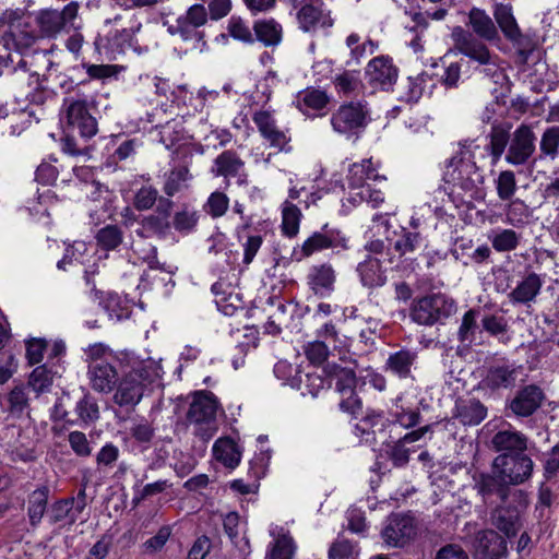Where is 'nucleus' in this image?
<instances>
[{"label": "nucleus", "instance_id": "obj_24", "mask_svg": "<svg viewBox=\"0 0 559 559\" xmlns=\"http://www.w3.org/2000/svg\"><path fill=\"white\" fill-rule=\"evenodd\" d=\"M75 406V420L73 426L86 429L95 425L100 418L97 399L86 389L80 388Z\"/></svg>", "mask_w": 559, "mask_h": 559}, {"label": "nucleus", "instance_id": "obj_52", "mask_svg": "<svg viewBox=\"0 0 559 559\" xmlns=\"http://www.w3.org/2000/svg\"><path fill=\"white\" fill-rule=\"evenodd\" d=\"M141 227V229L136 230V234L140 237L146 238L156 236L160 239H165L170 231L171 224L170 221L166 219L165 217L151 214L142 219Z\"/></svg>", "mask_w": 559, "mask_h": 559}, {"label": "nucleus", "instance_id": "obj_8", "mask_svg": "<svg viewBox=\"0 0 559 559\" xmlns=\"http://www.w3.org/2000/svg\"><path fill=\"white\" fill-rule=\"evenodd\" d=\"M133 353L122 350L110 353V358L98 362H90L88 374L92 388L98 392H111L120 377L133 362Z\"/></svg>", "mask_w": 559, "mask_h": 559}, {"label": "nucleus", "instance_id": "obj_9", "mask_svg": "<svg viewBox=\"0 0 559 559\" xmlns=\"http://www.w3.org/2000/svg\"><path fill=\"white\" fill-rule=\"evenodd\" d=\"M1 27H5L0 43L7 50H14L26 57L38 38L35 31L28 29V24L23 22V14L17 11L3 13L0 19Z\"/></svg>", "mask_w": 559, "mask_h": 559}, {"label": "nucleus", "instance_id": "obj_41", "mask_svg": "<svg viewBox=\"0 0 559 559\" xmlns=\"http://www.w3.org/2000/svg\"><path fill=\"white\" fill-rule=\"evenodd\" d=\"M468 24L474 33L483 39L493 40L498 38V29L485 10L473 8L468 13Z\"/></svg>", "mask_w": 559, "mask_h": 559}, {"label": "nucleus", "instance_id": "obj_28", "mask_svg": "<svg viewBox=\"0 0 559 559\" xmlns=\"http://www.w3.org/2000/svg\"><path fill=\"white\" fill-rule=\"evenodd\" d=\"M270 535L275 539L270 544L267 559H293L297 550V545L284 527L274 525L270 528Z\"/></svg>", "mask_w": 559, "mask_h": 559}, {"label": "nucleus", "instance_id": "obj_64", "mask_svg": "<svg viewBox=\"0 0 559 559\" xmlns=\"http://www.w3.org/2000/svg\"><path fill=\"white\" fill-rule=\"evenodd\" d=\"M497 194L500 200H510L516 192V179L512 170H502L495 180Z\"/></svg>", "mask_w": 559, "mask_h": 559}, {"label": "nucleus", "instance_id": "obj_26", "mask_svg": "<svg viewBox=\"0 0 559 559\" xmlns=\"http://www.w3.org/2000/svg\"><path fill=\"white\" fill-rule=\"evenodd\" d=\"M335 274L331 265H313L307 275L309 289L319 298H328L334 290Z\"/></svg>", "mask_w": 559, "mask_h": 559}, {"label": "nucleus", "instance_id": "obj_12", "mask_svg": "<svg viewBox=\"0 0 559 559\" xmlns=\"http://www.w3.org/2000/svg\"><path fill=\"white\" fill-rule=\"evenodd\" d=\"M80 3L71 1L63 7L61 11L55 9L40 10L36 16V22L43 36L55 38L60 32L67 28L80 29L74 24L78 17Z\"/></svg>", "mask_w": 559, "mask_h": 559}, {"label": "nucleus", "instance_id": "obj_50", "mask_svg": "<svg viewBox=\"0 0 559 559\" xmlns=\"http://www.w3.org/2000/svg\"><path fill=\"white\" fill-rule=\"evenodd\" d=\"M200 217V211L183 205L181 210L175 212L170 224L180 235L187 236L197 230Z\"/></svg>", "mask_w": 559, "mask_h": 559}, {"label": "nucleus", "instance_id": "obj_20", "mask_svg": "<svg viewBox=\"0 0 559 559\" xmlns=\"http://www.w3.org/2000/svg\"><path fill=\"white\" fill-rule=\"evenodd\" d=\"M545 399L546 395L540 386L527 384L509 401L507 411L516 417H530L543 405Z\"/></svg>", "mask_w": 559, "mask_h": 559}, {"label": "nucleus", "instance_id": "obj_48", "mask_svg": "<svg viewBox=\"0 0 559 559\" xmlns=\"http://www.w3.org/2000/svg\"><path fill=\"white\" fill-rule=\"evenodd\" d=\"M483 331L497 338L499 343L507 345L511 337L509 335V323L501 314L488 313L480 319Z\"/></svg>", "mask_w": 559, "mask_h": 559}, {"label": "nucleus", "instance_id": "obj_10", "mask_svg": "<svg viewBox=\"0 0 559 559\" xmlns=\"http://www.w3.org/2000/svg\"><path fill=\"white\" fill-rule=\"evenodd\" d=\"M451 36L454 41V47L460 53L479 64L486 66L484 69L486 75L495 76L496 74H501L497 67L496 56H492L488 47L476 38L474 34L465 31L461 26H456L453 28Z\"/></svg>", "mask_w": 559, "mask_h": 559}, {"label": "nucleus", "instance_id": "obj_58", "mask_svg": "<svg viewBox=\"0 0 559 559\" xmlns=\"http://www.w3.org/2000/svg\"><path fill=\"white\" fill-rule=\"evenodd\" d=\"M212 294L216 297L218 309L226 316H233L237 309L229 300L233 297L231 285L218 280L211 286Z\"/></svg>", "mask_w": 559, "mask_h": 559}, {"label": "nucleus", "instance_id": "obj_4", "mask_svg": "<svg viewBox=\"0 0 559 559\" xmlns=\"http://www.w3.org/2000/svg\"><path fill=\"white\" fill-rule=\"evenodd\" d=\"M141 28L142 23L135 14H130L128 22H126V16L122 14L106 19L100 29L107 61L117 60L119 56L126 55L128 50H132L139 56L146 52L147 47L143 48L136 38Z\"/></svg>", "mask_w": 559, "mask_h": 559}, {"label": "nucleus", "instance_id": "obj_37", "mask_svg": "<svg viewBox=\"0 0 559 559\" xmlns=\"http://www.w3.org/2000/svg\"><path fill=\"white\" fill-rule=\"evenodd\" d=\"M173 106L186 109V115H194L202 111V97L194 95L187 84L174 86L168 97Z\"/></svg>", "mask_w": 559, "mask_h": 559}, {"label": "nucleus", "instance_id": "obj_19", "mask_svg": "<svg viewBox=\"0 0 559 559\" xmlns=\"http://www.w3.org/2000/svg\"><path fill=\"white\" fill-rule=\"evenodd\" d=\"M522 369V366L506 359L496 361L488 367L483 384L491 391L511 389L516 384Z\"/></svg>", "mask_w": 559, "mask_h": 559}, {"label": "nucleus", "instance_id": "obj_25", "mask_svg": "<svg viewBox=\"0 0 559 559\" xmlns=\"http://www.w3.org/2000/svg\"><path fill=\"white\" fill-rule=\"evenodd\" d=\"M544 281L539 274L528 272L508 294L512 305H530L539 295Z\"/></svg>", "mask_w": 559, "mask_h": 559}, {"label": "nucleus", "instance_id": "obj_45", "mask_svg": "<svg viewBox=\"0 0 559 559\" xmlns=\"http://www.w3.org/2000/svg\"><path fill=\"white\" fill-rule=\"evenodd\" d=\"M357 272L364 286L377 287L385 283V276L378 258L367 257L364 262L358 264Z\"/></svg>", "mask_w": 559, "mask_h": 559}, {"label": "nucleus", "instance_id": "obj_35", "mask_svg": "<svg viewBox=\"0 0 559 559\" xmlns=\"http://www.w3.org/2000/svg\"><path fill=\"white\" fill-rule=\"evenodd\" d=\"M491 444L498 452L521 454L527 448V438L516 430H500L492 437Z\"/></svg>", "mask_w": 559, "mask_h": 559}, {"label": "nucleus", "instance_id": "obj_44", "mask_svg": "<svg viewBox=\"0 0 559 559\" xmlns=\"http://www.w3.org/2000/svg\"><path fill=\"white\" fill-rule=\"evenodd\" d=\"M332 61L324 60L313 66V75L317 76L316 82H321L322 78H331L338 94H349V71L333 74Z\"/></svg>", "mask_w": 559, "mask_h": 559}, {"label": "nucleus", "instance_id": "obj_15", "mask_svg": "<svg viewBox=\"0 0 559 559\" xmlns=\"http://www.w3.org/2000/svg\"><path fill=\"white\" fill-rule=\"evenodd\" d=\"M536 151V136L531 126L522 123L512 133L506 154V162L513 166L533 164Z\"/></svg>", "mask_w": 559, "mask_h": 559}, {"label": "nucleus", "instance_id": "obj_18", "mask_svg": "<svg viewBox=\"0 0 559 559\" xmlns=\"http://www.w3.org/2000/svg\"><path fill=\"white\" fill-rule=\"evenodd\" d=\"M224 412L217 396L207 390L194 391L187 412V420L195 426L216 423L218 411Z\"/></svg>", "mask_w": 559, "mask_h": 559}, {"label": "nucleus", "instance_id": "obj_22", "mask_svg": "<svg viewBox=\"0 0 559 559\" xmlns=\"http://www.w3.org/2000/svg\"><path fill=\"white\" fill-rule=\"evenodd\" d=\"M252 121L258 128L260 135L271 147L286 151L289 142L286 133L277 128L276 120L269 110H258L252 115Z\"/></svg>", "mask_w": 559, "mask_h": 559}, {"label": "nucleus", "instance_id": "obj_33", "mask_svg": "<svg viewBox=\"0 0 559 559\" xmlns=\"http://www.w3.org/2000/svg\"><path fill=\"white\" fill-rule=\"evenodd\" d=\"M487 416V407L477 399L460 400L455 406V417L464 426L479 425Z\"/></svg>", "mask_w": 559, "mask_h": 559}, {"label": "nucleus", "instance_id": "obj_47", "mask_svg": "<svg viewBox=\"0 0 559 559\" xmlns=\"http://www.w3.org/2000/svg\"><path fill=\"white\" fill-rule=\"evenodd\" d=\"M85 491H79L76 499L67 498L57 501L52 508L53 521L59 522L67 518H70L72 521H74L76 515L80 514L85 507Z\"/></svg>", "mask_w": 559, "mask_h": 559}, {"label": "nucleus", "instance_id": "obj_1", "mask_svg": "<svg viewBox=\"0 0 559 559\" xmlns=\"http://www.w3.org/2000/svg\"><path fill=\"white\" fill-rule=\"evenodd\" d=\"M96 102L86 97L68 96L63 98L60 110V123L63 138L61 150L71 156L90 154L88 141L98 132Z\"/></svg>", "mask_w": 559, "mask_h": 559}, {"label": "nucleus", "instance_id": "obj_62", "mask_svg": "<svg viewBox=\"0 0 559 559\" xmlns=\"http://www.w3.org/2000/svg\"><path fill=\"white\" fill-rule=\"evenodd\" d=\"M229 206V198L222 191L212 192L203 205V210L212 218H218L226 214Z\"/></svg>", "mask_w": 559, "mask_h": 559}, {"label": "nucleus", "instance_id": "obj_13", "mask_svg": "<svg viewBox=\"0 0 559 559\" xmlns=\"http://www.w3.org/2000/svg\"><path fill=\"white\" fill-rule=\"evenodd\" d=\"M416 535V520L409 514H391L381 530L383 543L393 548H404L415 539Z\"/></svg>", "mask_w": 559, "mask_h": 559}, {"label": "nucleus", "instance_id": "obj_11", "mask_svg": "<svg viewBox=\"0 0 559 559\" xmlns=\"http://www.w3.org/2000/svg\"><path fill=\"white\" fill-rule=\"evenodd\" d=\"M378 178L379 174L372 166L371 159H364L361 164H352V205L367 202L372 207H377L384 201L383 193L366 182Z\"/></svg>", "mask_w": 559, "mask_h": 559}, {"label": "nucleus", "instance_id": "obj_38", "mask_svg": "<svg viewBox=\"0 0 559 559\" xmlns=\"http://www.w3.org/2000/svg\"><path fill=\"white\" fill-rule=\"evenodd\" d=\"M492 521L507 537L515 536L522 526L520 511L515 507H498L493 512Z\"/></svg>", "mask_w": 559, "mask_h": 559}, {"label": "nucleus", "instance_id": "obj_7", "mask_svg": "<svg viewBox=\"0 0 559 559\" xmlns=\"http://www.w3.org/2000/svg\"><path fill=\"white\" fill-rule=\"evenodd\" d=\"M154 382L153 369L138 361L133 355V362L120 377L114 395V401L121 407L134 406L143 397L145 389Z\"/></svg>", "mask_w": 559, "mask_h": 559}, {"label": "nucleus", "instance_id": "obj_2", "mask_svg": "<svg viewBox=\"0 0 559 559\" xmlns=\"http://www.w3.org/2000/svg\"><path fill=\"white\" fill-rule=\"evenodd\" d=\"M330 355L332 359L328 360L323 368L324 376L318 372L302 373L296 370L290 386L299 390L302 395L310 394L313 397L325 384L329 388H334L341 394L346 393L349 390V346L346 344L341 347L334 345Z\"/></svg>", "mask_w": 559, "mask_h": 559}, {"label": "nucleus", "instance_id": "obj_3", "mask_svg": "<svg viewBox=\"0 0 559 559\" xmlns=\"http://www.w3.org/2000/svg\"><path fill=\"white\" fill-rule=\"evenodd\" d=\"M472 141L460 142L461 151L449 159L444 179L452 185V192L472 200H478L484 195L485 177L483 170L476 165L473 154L469 152Z\"/></svg>", "mask_w": 559, "mask_h": 559}, {"label": "nucleus", "instance_id": "obj_53", "mask_svg": "<svg viewBox=\"0 0 559 559\" xmlns=\"http://www.w3.org/2000/svg\"><path fill=\"white\" fill-rule=\"evenodd\" d=\"M24 384L15 385L5 395L8 403L7 412L13 418H21L26 409L29 408V399Z\"/></svg>", "mask_w": 559, "mask_h": 559}, {"label": "nucleus", "instance_id": "obj_40", "mask_svg": "<svg viewBox=\"0 0 559 559\" xmlns=\"http://www.w3.org/2000/svg\"><path fill=\"white\" fill-rule=\"evenodd\" d=\"M11 114L12 120L10 128L13 134H21L32 124L33 121H40L37 111L33 108H28V105H22L17 95L15 96L14 103L11 104Z\"/></svg>", "mask_w": 559, "mask_h": 559}, {"label": "nucleus", "instance_id": "obj_21", "mask_svg": "<svg viewBox=\"0 0 559 559\" xmlns=\"http://www.w3.org/2000/svg\"><path fill=\"white\" fill-rule=\"evenodd\" d=\"M365 75L371 85L388 90L396 82L399 69L392 58L379 56L369 61Z\"/></svg>", "mask_w": 559, "mask_h": 559}, {"label": "nucleus", "instance_id": "obj_39", "mask_svg": "<svg viewBox=\"0 0 559 559\" xmlns=\"http://www.w3.org/2000/svg\"><path fill=\"white\" fill-rule=\"evenodd\" d=\"M559 157V126L547 127L540 134L538 154L533 158V165L538 160H556Z\"/></svg>", "mask_w": 559, "mask_h": 559}, {"label": "nucleus", "instance_id": "obj_30", "mask_svg": "<svg viewBox=\"0 0 559 559\" xmlns=\"http://www.w3.org/2000/svg\"><path fill=\"white\" fill-rule=\"evenodd\" d=\"M213 457L229 469H235L241 460L238 443L230 437L218 438L212 448Z\"/></svg>", "mask_w": 559, "mask_h": 559}, {"label": "nucleus", "instance_id": "obj_42", "mask_svg": "<svg viewBox=\"0 0 559 559\" xmlns=\"http://www.w3.org/2000/svg\"><path fill=\"white\" fill-rule=\"evenodd\" d=\"M333 240L328 237L324 231H314L308 237L300 249L295 248L292 253V259L295 261H301L305 258L312 255L316 252L333 248Z\"/></svg>", "mask_w": 559, "mask_h": 559}, {"label": "nucleus", "instance_id": "obj_49", "mask_svg": "<svg viewBox=\"0 0 559 559\" xmlns=\"http://www.w3.org/2000/svg\"><path fill=\"white\" fill-rule=\"evenodd\" d=\"M488 238L497 252H511L520 246L523 237L514 229L496 228Z\"/></svg>", "mask_w": 559, "mask_h": 559}, {"label": "nucleus", "instance_id": "obj_27", "mask_svg": "<svg viewBox=\"0 0 559 559\" xmlns=\"http://www.w3.org/2000/svg\"><path fill=\"white\" fill-rule=\"evenodd\" d=\"M79 399V391H62L49 409V419L53 424L62 423L63 426L73 427L75 415V404Z\"/></svg>", "mask_w": 559, "mask_h": 559}, {"label": "nucleus", "instance_id": "obj_46", "mask_svg": "<svg viewBox=\"0 0 559 559\" xmlns=\"http://www.w3.org/2000/svg\"><path fill=\"white\" fill-rule=\"evenodd\" d=\"M123 230L116 224H108L99 228L95 234V241L102 251H117L123 243Z\"/></svg>", "mask_w": 559, "mask_h": 559}, {"label": "nucleus", "instance_id": "obj_32", "mask_svg": "<svg viewBox=\"0 0 559 559\" xmlns=\"http://www.w3.org/2000/svg\"><path fill=\"white\" fill-rule=\"evenodd\" d=\"M243 167L245 162L236 151L225 150L214 158L212 173L216 177L235 178Z\"/></svg>", "mask_w": 559, "mask_h": 559}, {"label": "nucleus", "instance_id": "obj_60", "mask_svg": "<svg viewBox=\"0 0 559 559\" xmlns=\"http://www.w3.org/2000/svg\"><path fill=\"white\" fill-rule=\"evenodd\" d=\"M421 239L420 233L401 227L400 237L393 243V248L402 257L414 252L419 247Z\"/></svg>", "mask_w": 559, "mask_h": 559}, {"label": "nucleus", "instance_id": "obj_36", "mask_svg": "<svg viewBox=\"0 0 559 559\" xmlns=\"http://www.w3.org/2000/svg\"><path fill=\"white\" fill-rule=\"evenodd\" d=\"M94 294L110 318L123 320L130 317L132 312L131 307L128 300L122 298L119 294L112 292L104 294V292L97 289H94Z\"/></svg>", "mask_w": 559, "mask_h": 559}, {"label": "nucleus", "instance_id": "obj_61", "mask_svg": "<svg viewBox=\"0 0 559 559\" xmlns=\"http://www.w3.org/2000/svg\"><path fill=\"white\" fill-rule=\"evenodd\" d=\"M380 418L377 415H367L355 424L352 435H355L359 443H372L376 439L373 427L379 423Z\"/></svg>", "mask_w": 559, "mask_h": 559}, {"label": "nucleus", "instance_id": "obj_57", "mask_svg": "<svg viewBox=\"0 0 559 559\" xmlns=\"http://www.w3.org/2000/svg\"><path fill=\"white\" fill-rule=\"evenodd\" d=\"M52 382L51 370L46 365H39L31 372L26 388L32 389L39 396L50 390Z\"/></svg>", "mask_w": 559, "mask_h": 559}, {"label": "nucleus", "instance_id": "obj_55", "mask_svg": "<svg viewBox=\"0 0 559 559\" xmlns=\"http://www.w3.org/2000/svg\"><path fill=\"white\" fill-rule=\"evenodd\" d=\"M469 472L466 468H461L460 472H455L452 468L443 467L430 474V485L437 489H444L449 486H460V489H464L466 485H460L457 479L462 476H467Z\"/></svg>", "mask_w": 559, "mask_h": 559}, {"label": "nucleus", "instance_id": "obj_29", "mask_svg": "<svg viewBox=\"0 0 559 559\" xmlns=\"http://www.w3.org/2000/svg\"><path fill=\"white\" fill-rule=\"evenodd\" d=\"M254 43L259 41L264 47H275L283 39V27L273 17L259 19L252 25Z\"/></svg>", "mask_w": 559, "mask_h": 559}, {"label": "nucleus", "instance_id": "obj_56", "mask_svg": "<svg viewBox=\"0 0 559 559\" xmlns=\"http://www.w3.org/2000/svg\"><path fill=\"white\" fill-rule=\"evenodd\" d=\"M478 316L479 310L472 308L462 317L461 325L457 331V340L466 347L471 346L475 341L476 331L478 329Z\"/></svg>", "mask_w": 559, "mask_h": 559}, {"label": "nucleus", "instance_id": "obj_16", "mask_svg": "<svg viewBox=\"0 0 559 559\" xmlns=\"http://www.w3.org/2000/svg\"><path fill=\"white\" fill-rule=\"evenodd\" d=\"M295 19L298 28L311 36H316L320 33L328 36L334 25L331 12L324 9L322 0L300 8V11L295 14Z\"/></svg>", "mask_w": 559, "mask_h": 559}, {"label": "nucleus", "instance_id": "obj_51", "mask_svg": "<svg viewBox=\"0 0 559 559\" xmlns=\"http://www.w3.org/2000/svg\"><path fill=\"white\" fill-rule=\"evenodd\" d=\"M81 67L85 70L87 78L78 83V85H85L91 80L105 82L108 79L117 78L121 67L118 64H105L104 62L85 61L81 63Z\"/></svg>", "mask_w": 559, "mask_h": 559}, {"label": "nucleus", "instance_id": "obj_17", "mask_svg": "<svg viewBox=\"0 0 559 559\" xmlns=\"http://www.w3.org/2000/svg\"><path fill=\"white\" fill-rule=\"evenodd\" d=\"M22 76L19 78L21 84L17 87L21 104L28 105V108L41 107L48 99L56 96V93L44 84L47 81L45 74L40 75L37 71H23Z\"/></svg>", "mask_w": 559, "mask_h": 559}, {"label": "nucleus", "instance_id": "obj_43", "mask_svg": "<svg viewBox=\"0 0 559 559\" xmlns=\"http://www.w3.org/2000/svg\"><path fill=\"white\" fill-rule=\"evenodd\" d=\"M512 134L510 133V126L506 123H493L489 133V144L487 151L496 163L504 153L508 144H510Z\"/></svg>", "mask_w": 559, "mask_h": 559}, {"label": "nucleus", "instance_id": "obj_63", "mask_svg": "<svg viewBox=\"0 0 559 559\" xmlns=\"http://www.w3.org/2000/svg\"><path fill=\"white\" fill-rule=\"evenodd\" d=\"M530 214V207L522 200L516 199L507 207L506 222L519 228L528 222Z\"/></svg>", "mask_w": 559, "mask_h": 559}, {"label": "nucleus", "instance_id": "obj_34", "mask_svg": "<svg viewBox=\"0 0 559 559\" xmlns=\"http://www.w3.org/2000/svg\"><path fill=\"white\" fill-rule=\"evenodd\" d=\"M417 360V353L407 348H402L389 355L384 369L388 372L406 379L412 376V367Z\"/></svg>", "mask_w": 559, "mask_h": 559}, {"label": "nucleus", "instance_id": "obj_14", "mask_svg": "<svg viewBox=\"0 0 559 559\" xmlns=\"http://www.w3.org/2000/svg\"><path fill=\"white\" fill-rule=\"evenodd\" d=\"M67 50L73 55L75 60L81 63L85 61L104 62L107 61L104 38L102 29H98L94 36L85 39L83 34L75 29L64 41Z\"/></svg>", "mask_w": 559, "mask_h": 559}, {"label": "nucleus", "instance_id": "obj_54", "mask_svg": "<svg viewBox=\"0 0 559 559\" xmlns=\"http://www.w3.org/2000/svg\"><path fill=\"white\" fill-rule=\"evenodd\" d=\"M301 211L297 205L289 201H285L282 211V234L288 238H294L299 233Z\"/></svg>", "mask_w": 559, "mask_h": 559}, {"label": "nucleus", "instance_id": "obj_5", "mask_svg": "<svg viewBox=\"0 0 559 559\" xmlns=\"http://www.w3.org/2000/svg\"><path fill=\"white\" fill-rule=\"evenodd\" d=\"M493 474L478 473L473 474L475 480L474 489H492L500 485H520L523 484L533 472L534 463L531 457L521 454L503 453L498 455L492 463Z\"/></svg>", "mask_w": 559, "mask_h": 559}, {"label": "nucleus", "instance_id": "obj_6", "mask_svg": "<svg viewBox=\"0 0 559 559\" xmlns=\"http://www.w3.org/2000/svg\"><path fill=\"white\" fill-rule=\"evenodd\" d=\"M457 310L455 300L442 293H433L413 300L409 317L413 322L432 326L444 324Z\"/></svg>", "mask_w": 559, "mask_h": 559}, {"label": "nucleus", "instance_id": "obj_23", "mask_svg": "<svg viewBox=\"0 0 559 559\" xmlns=\"http://www.w3.org/2000/svg\"><path fill=\"white\" fill-rule=\"evenodd\" d=\"M476 559H499L507 550V542L492 530L477 533L473 543Z\"/></svg>", "mask_w": 559, "mask_h": 559}, {"label": "nucleus", "instance_id": "obj_31", "mask_svg": "<svg viewBox=\"0 0 559 559\" xmlns=\"http://www.w3.org/2000/svg\"><path fill=\"white\" fill-rule=\"evenodd\" d=\"M329 103L330 96L328 93L312 86L298 92L296 97V107L307 116H309L310 111H323Z\"/></svg>", "mask_w": 559, "mask_h": 559}, {"label": "nucleus", "instance_id": "obj_59", "mask_svg": "<svg viewBox=\"0 0 559 559\" xmlns=\"http://www.w3.org/2000/svg\"><path fill=\"white\" fill-rule=\"evenodd\" d=\"M493 16L504 37L507 36V34L513 33L514 31L520 28L513 15L512 7L510 4H495Z\"/></svg>", "mask_w": 559, "mask_h": 559}]
</instances>
